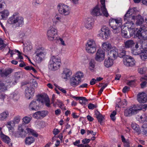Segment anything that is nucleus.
Returning <instances> with one entry per match:
<instances>
[{
  "instance_id": "f257e3e1",
  "label": "nucleus",
  "mask_w": 147,
  "mask_h": 147,
  "mask_svg": "<svg viewBox=\"0 0 147 147\" xmlns=\"http://www.w3.org/2000/svg\"><path fill=\"white\" fill-rule=\"evenodd\" d=\"M36 100H34L30 103L29 108L30 110L37 111L39 109V102L42 104H45L48 107L50 106V100L48 97H45L43 95H37Z\"/></svg>"
},
{
  "instance_id": "f03ea898",
  "label": "nucleus",
  "mask_w": 147,
  "mask_h": 147,
  "mask_svg": "<svg viewBox=\"0 0 147 147\" xmlns=\"http://www.w3.org/2000/svg\"><path fill=\"white\" fill-rule=\"evenodd\" d=\"M122 19L120 18H111L109 20L110 26L113 29V32L115 34H117L122 30L121 27Z\"/></svg>"
},
{
  "instance_id": "7ed1b4c3",
  "label": "nucleus",
  "mask_w": 147,
  "mask_h": 147,
  "mask_svg": "<svg viewBox=\"0 0 147 147\" xmlns=\"http://www.w3.org/2000/svg\"><path fill=\"white\" fill-rule=\"evenodd\" d=\"M124 45L125 49H131V53L133 54L137 55L139 53L137 49L139 47L138 43H135L133 40L131 39L124 40Z\"/></svg>"
},
{
  "instance_id": "20e7f679",
  "label": "nucleus",
  "mask_w": 147,
  "mask_h": 147,
  "mask_svg": "<svg viewBox=\"0 0 147 147\" xmlns=\"http://www.w3.org/2000/svg\"><path fill=\"white\" fill-rule=\"evenodd\" d=\"M7 22L9 24H13V28H16L21 27L24 24V18L21 17H18L13 14L9 18Z\"/></svg>"
},
{
  "instance_id": "39448f33",
  "label": "nucleus",
  "mask_w": 147,
  "mask_h": 147,
  "mask_svg": "<svg viewBox=\"0 0 147 147\" xmlns=\"http://www.w3.org/2000/svg\"><path fill=\"white\" fill-rule=\"evenodd\" d=\"M61 59L58 56H53L50 59L49 65V68L50 69L55 71L60 67L61 64Z\"/></svg>"
},
{
  "instance_id": "423d86ee",
  "label": "nucleus",
  "mask_w": 147,
  "mask_h": 147,
  "mask_svg": "<svg viewBox=\"0 0 147 147\" xmlns=\"http://www.w3.org/2000/svg\"><path fill=\"white\" fill-rule=\"evenodd\" d=\"M96 45L94 40L92 39L88 40L86 45V50L88 53H93L96 50Z\"/></svg>"
},
{
  "instance_id": "0eeeda50",
  "label": "nucleus",
  "mask_w": 147,
  "mask_h": 147,
  "mask_svg": "<svg viewBox=\"0 0 147 147\" xmlns=\"http://www.w3.org/2000/svg\"><path fill=\"white\" fill-rule=\"evenodd\" d=\"M25 125L23 124L19 125L18 128V131H16L14 135L17 138H25L26 136L28 133V128H26L25 129Z\"/></svg>"
},
{
  "instance_id": "6e6552de",
  "label": "nucleus",
  "mask_w": 147,
  "mask_h": 147,
  "mask_svg": "<svg viewBox=\"0 0 147 147\" xmlns=\"http://www.w3.org/2000/svg\"><path fill=\"white\" fill-rule=\"evenodd\" d=\"M135 12V11L134 10V9H129L124 15L123 17V20L125 21V24H129L130 25H131L130 28L132 29H133V26H134V24L132 21L130 20L129 19L130 18H132V16H134L132 14H134Z\"/></svg>"
},
{
  "instance_id": "1a4fd4ad",
  "label": "nucleus",
  "mask_w": 147,
  "mask_h": 147,
  "mask_svg": "<svg viewBox=\"0 0 147 147\" xmlns=\"http://www.w3.org/2000/svg\"><path fill=\"white\" fill-rule=\"evenodd\" d=\"M57 9L59 13L62 15H68L70 12L69 7L64 4H59L57 6Z\"/></svg>"
},
{
  "instance_id": "9d476101",
  "label": "nucleus",
  "mask_w": 147,
  "mask_h": 147,
  "mask_svg": "<svg viewBox=\"0 0 147 147\" xmlns=\"http://www.w3.org/2000/svg\"><path fill=\"white\" fill-rule=\"evenodd\" d=\"M57 31L53 27H50L47 32L48 39L50 41L58 39H57Z\"/></svg>"
},
{
  "instance_id": "9b49d317",
  "label": "nucleus",
  "mask_w": 147,
  "mask_h": 147,
  "mask_svg": "<svg viewBox=\"0 0 147 147\" xmlns=\"http://www.w3.org/2000/svg\"><path fill=\"white\" fill-rule=\"evenodd\" d=\"M123 63L125 65L128 67H132L135 64L136 61L134 58L130 56H126L123 58Z\"/></svg>"
},
{
  "instance_id": "f8f14e48",
  "label": "nucleus",
  "mask_w": 147,
  "mask_h": 147,
  "mask_svg": "<svg viewBox=\"0 0 147 147\" xmlns=\"http://www.w3.org/2000/svg\"><path fill=\"white\" fill-rule=\"evenodd\" d=\"M48 114V111H37L34 113L33 117L37 119H40L44 118Z\"/></svg>"
},
{
  "instance_id": "ddd939ff",
  "label": "nucleus",
  "mask_w": 147,
  "mask_h": 147,
  "mask_svg": "<svg viewBox=\"0 0 147 147\" xmlns=\"http://www.w3.org/2000/svg\"><path fill=\"white\" fill-rule=\"evenodd\" d=\"M110 32V30L107 27L104 26L101 29L99 34L100 36L103 39L106 40L108 38Z\"/></svg>"
},
{
  "instance_id": "4468645a",
  "label": "nucleus",
  "mask_w": 147,
  "mask_h": 147,
  "mask_svg": "<svg viewBox=\"0 0 147 147\" xmlns=\"http://www.w3.org/2000/svg\"><path fill=\"white\" fill-rule=\"evenodd\" d=\"M134 29V30L133 33L135 36L138 37L139 39H142L144 38L145 36L143 35L145 34V32L141 28H140L139 29L137 28Z\"/></svg>"
},
{
  "instance_id": "2eb2a0df",
  "label": "nucleus",
  "mask_w": 147,
  "mask_h": 147,
  "mask_svg": "<svg viewBox=\"0 0 147 147\" xmlns=\"http://www.w3.org/2000/svg\"><path fill=\"white\" fill-rule=\"evenodd\" d=\"M108 57L112 59H116L118 56L117 49L115 47H113L108 52Z\"/></svg>"
},
{
  "instance_id": "dca6fc26",
  "label": "nucleus",
  "mask_w": 147,
  "mask_h": 147,
  "mask_svg": "<svg viewBox=\"0 0 147 147\" xmlns=\"http://www.w3.org/2000/svg\"><path fill=\"white\" fill-rule=\"evenodd\" d=\"M105 54L104 51L102 49L98 50L95 57V60L99 62L103 60L105 58Z\"/></svg>"
},
{
  "instance_id": "f3484780",
  "label": "nucleus",
  "mask_w": 147,
  "mask_h": 147,
  "mask_svg": "<svg viewBox=\"0 0 147 147\" xmlns=\"http://www.w3.org/2000/svg\"><path fill=\"white\" fill-rule=\"evenodd\" d=\"M34 88L31 86H28L25 90V96L28 99H30L31 96H33L35 92Z\"/></svg>"
},
{
  "instance_id": "a211bd4d",
  "label": "nucleus",
  "mask_w": 147,
  "mask_h": 147,
  "mask_svg": "<svg viewBox=\"0 0 147 147\" xmlns=\"http://www.w3.org/2000/svg\"><path fill=\"white\" fill-rule=\"evenodd\" d=\"M138 108V105H131L128 111V115H126V116H129L136 114L139 111Z\"/></svg>"
},
{
  "instance_id": "6ab92c4d",
  "label": "nucleus",
  "mask_w": 147,
  "mask_h": 147,
  "mask_svg": "<svg viewBox=\"0 0 147 147\" xmlns=\"http://www.w3.org/2000/svg\"><path fill=\"white\" fill-rule=\"evenodd\" d=\"M94 22V19L93 18H88L84 21L85 27L89 29H91L93 28Z\"/></svg>"
},
{
  "instance_id": "aec40b11",
  "label": "nucleus",
  "mask_w": 147,
  "mask_h": 147,
  "mask_svg": "<svg viewBox=\"0 0 147 147\" xmlns=\"http://www.w3.org/2000/svg\"><path fill=\"white\" fill-rule=\"evenodd\" d=\"M43 49L44 48L42 47L36 49L35 51V54L39 58L40 61L42 60L45 55Z\"/></svg>"
},
{
  "instance_id": "412c9836",
  "label": "nucleus",
  "mask_w": 147,
  "mask_h": 147,
  "mask_svg": "<svg viewBox=\"0 0 147 147\" xmlns=\"http://www.w3.org/2000/svg\"><path fill=\"white\" fill-rule=\"evenodd\" d=\"M137 100L140 103H145L147 101V95L144 92L140 93L137 96Z\"/></svg>"
},
{
  "instance_id": "4be33fe9",
  "label": "nucleus",
  "mask_w": 147,
  "mask_h": 147,
  "mask_svg": "<svg viewBox=\"0 0 147 147\" xmlns=\"http://www.w3.org/2000/svg\"><path fill=\"white\" fill-rule=\"evenodd\" d=\"M132 19L136 20V24L137 25H141L144 22V18L140 15L137 16H132Z\"/></svg>"
},
{
  "instance_id": "5701e85b",
  "label": "nucleus",
  "mask_w": 147,
  "mask_h": 147,
  "mask_svg": "<svg viewBox=\"0 0 147 147\" xmlns=\"http://www.w3.org/2000/svg\"><path fill=\"white\" fill-rule=\"evenodd\" d=\"M13 71V69L10 68L5 69L3 71H2V70H0V76L2 78L6 77L10 75Z\"/></svg>"
},
{
  "instance_id": "b1692460",
  "label": "nucleus",
  "mask_w": 147,
  "mask_h": 147,
  "mask_svg": "<svg viewBox=\"0 0 147 147\" xmlns=\"http://www.w3.org/2000/svg\"><path fill=\"white\" fill-rule=\"evenodd\" d=\"M71 74V71L70 69L65 68L62 73V77L63 79H67L69 78Z\"/></svg>"
},
{
  "instance_id": "393cba45",
  "label": "nucleus",
  "mask_w": 147,
  "mask_h": 147,
  "mask_svg": "<svg viewBox=\"0 0 147 147\" xmlns=\"http://www.w3.org/2000/svg\"><path fill=\"white\" fill-rule=\"evenodd\" d=\"M81 82L73 76L70 79V84L73 87H76L80 84Z\"/></svg>"
},
{
  "instance_id": "a878e982",
  "label": "nucleus",
  "mask_w": 147,
  "mask_h": 147,
  "mask_svg": "<svg viewBox=\"0 0 147 147\" xmlns=\"http://www.w3.org/2000/svg\"><path fill=\"white\" fill-rule=\"evenodd\" d=\"M100 3L102 6L101 7V10L103 15L106 17H108L109 15L106 8L105 0H100Z\"/></svg>"
},
{
  "instance_id": "bb28decb",
  "label": "nucleus",
  "mask_w": 147,
  "mask_h": 147,
  "mask_svg": "<svg viewBox=\"0 0 147 147\" xmlns=\"http://www.w3.org/2000/svg\"><path fill=\"white\" fill-rule=\"evenodd\" d=\"M91 14L94 16H101L102 15V13L100 12V9L97 6H96L92 9L91 12Z\"/></svg>"
},
{
  "instance_id": "cd10ccee",
  "label": "nucleus",
  "mask_w": 147,
  "mask_h": 147,
  "mask_svg": "<svg viewBox=\"0 0 147 147\" xmlns=\"http://www.w3.org/2000/svg\"><path fill=\"white\" fill-rule=\"evenodd\" d=\"M35 141L34 137L29 136L26 138L24 140V143L26 145H30L34 143Z\"/></svg>"
},
{
  "instance_id": "c85d7f7f",
  "label": "nucleus",
  "mask_w": 147,
  "mask_h": 147,
  "mask_svg": "<svg viewBox=\"0 0 147 147\" xmlns=\"http://www.w3.org/2000/svg\"><path fill=\"white\" fill-rule=\"evenodd\" d=\"M9 116L8 111L6 110L0 113V121H4L6 120Z\"/></svg>"
},
{
  "instance_id": "c756f323",
  "label": "nucleus",
  "mask_w": 147,
  "mask_h": 147,
  "mask_svg": "<svg viewBox=\"0 0 147 147\" xmlns=\"http://www.w3.org/2000/svg\"><path fill=\"white\" fill-rule=\"evenodd\" d=\"M95 113L98 122H100L101 124L104 119V116L97 110L95 111Z\"/></svg>"
},
{
  "instance_id": "7c9ffc66",
  "label": "nucleus",
  "mask_w": 147,
  "mask_h": 147,
  "mask_svg": "<svg viewBox=\"0 0 147 147\" xmlns=\"http://www.w3.org/2000/svg\"><path fill=\"white\" fill-rule=\"evenodd\" d=\"M9 15V12L7 10H4L0 12V19L1 20H5Z\"/></svg>"
},
{
  "instance_id": "2f4dec72",
  "label": "nucleus",
  "mask_w": 147,
  "mask_h": 147,
  "mask_svg": "<svg viewBox=\"0 0 147 147\" xmlns=\"http://www.w3.org/2000/svg\"><path fill=\"white\" fill-rule=\"evenodd\" d=\"M113 59H112L108 57V59H105L104 64L105 66L107 67H109L111 66L113 64Z\"/></svg>"
},
{
  "instance_id": "473e14b6",
  "label": "nucleus",
  "mask_w": 147,
  "mask_h": 147,
  "mask_svg": "<svg viewBox=\"0 0 147 147\" xmlns=\"http://www.w3.org/2000/svg\"><path fill=\"white\" fill-rule=\"evenodd\" d=\"M138 51L139 53L138 55L140 54V56L141 59L144 60L147 59V50H143L141 51Z\"/></svg>"
},
{
  "instance_id": "72a5a7b5",
  "label": "nucleus",
  "mask_w": 147,
  "mask_h": 147,
  "mask_svg": "<svg viewBox=\"0 0 147 147\" xmlns=\"http://www.w3.org/2000/svg\"><path fill=\"white\" fill-rule=\"evenodd\" d=\"M0 136L2 140L5 142L9 145L11 144L10 141V139L7 136L3 134L2 132L0 134Z\"/></svg>"
},
{
  "instance_id": "f704fd0d",
  "label": "nucleus",
  "mask_w": 147,
  "mask_h": 147,
  "mask_svg": "<svg viewBox=\"0 0 147 147\" xmlns=\"http://www.w3.org/2000/svg\"><path fill=\"white\" fill-rule=\"evenodd\" d=\"M102 48L105 50L109 51L113 47L111 44L108 42H105L102 45Z\"/></svg>"
},
{
  "instance_id": "c9c22d12",
  "label": "nucleus",
  "mask_w": 147,
  "mask_h": 147,
  "mask_svg": "<svg viewBox=\"0 0 147 147\" xmlns=\"http://www.w3.org/2000/svg\"><path fill=\"white\" fill-rule=\"evenodd\" d=\"M3 81L0 80V92H4L7 90V85Z\"/></svg>"
},
{
  "instance_id": "e433bc0d",
  "label": "nucleus",
  "mask_w": 147,
  "mask_h": 147,
  "mask_svg": "<svg viewBox=\"0 0 147 147\" xmlns=\"http://www.w3.org/2000/svg\"><path fill=\"white\" fill-rule=\"evenodd\" d=\"M132 128L136 131L138 135L140 134L141 130L139 126L135 123H132L131 124Z\"/></svg>"
},
{
  "instance_id": "4c0bfd02",
  "label": "nucleus",
  "mask_w": 147,
  "mask_h": 147,
  "mask_svg": "<svg viewBox=\"0 0 147 147\" xmlns=\"http://www.w3.org/2000/svg\"><path fill=\"white\" fill-rule=\"evenodd\" d=\"M127 101L125 99H123L117 104L116 108L117 107H118L124 108L127 106Z\"/></svg>"
},
{
  "instance_id": "58836bf2",
  "label": "nucleus",
  "mask_w": 147,
  "mask_h": 147,
  "mask_svg": "<svg viewBox=\"0 0 147 147\" xmlns=\"http://www.w3.org/2000/svg\"><path fill=\"white\" fill-rule=\"evenodd\" d=\"M74 76L77 80L79 79L80 82H81V78H83L84 75L83 73L80 71L76 73Z\"/></svg>"
},
{
  "instance_id": "ea45409f",
  "label": "nucleus",
  "mask_w": 147,
  "mask_h": 147,
  "mask_svg": "<svg viewBox=\"0 0 147 147\" xmlns=\"http://www.w3.org/2000/svg\"><path fill=\"white\" fill-rule=\"evenodd\" d=\"M27 129L28 130V134H31L34 137H38V134L34 130L29 128H28Z\"/></svg>"
},
{
  "instance_id": "a19ab883",
  "label": "nucleus",
  "mask_w": 147,
  "mask_h": 147,
  "mask_svg": "<svg viewBox=\"0 0 147 147\" xmlns=\"http://www.w3.org/2000/svg\"><path fill=\"white\" fill-rule=\"evenodd\" d=\"M32 49V46L30 44H29L28 45H27L26 47L25 46L24 48V52L25 53H27L30 51Z\"/></svg>"
},
{
  "instance_id": "79ce46f5",
  "label": "nucleus",
  "mask_w": 147,
  "mask_h": 147,
  "mask_svg": "<svg viewBox=\"0 0 147 147\" xmlns=\"http://www.w3.org/2000/svg\"><path fill=\"white\" fill-rule=\"evenodd\" d=\"M80 99V103L84 106L86 105L88 101L85 97H81Z\"/></svg>"
},
{
  "instance_id": "37998d69",
  "label": "nucleus",
  "mask_w": 147,
  "mask_h": 147,
  "mask_svg": "<svg viewBox=\"0 0 147 147\" xmlns=\"http://www.w3.org/2000/svg\"><path fill=\"white\" fill-rule=\"evenodd\" d=\"M138 107L139 109V110H143V111H145L147 108V104H140L138 105Z\"/></svg>"
},
{
  "instance_id": "c03bdc74",
  "label": "nucleus",
  "mask_w": 147,
  "mask_h": 147,
  "mask_svg": "<svg viewBox=\"0 0 147 147\" xmlns=\"http://www.w3.org/2000/svg\"><path fill=\"white\" fill-rule=\"evenodd\" d=\"M89 68L91 71H93L94 68L95 67L94 61H90L89 63Z\"/></svg>"
},
{
  "instance_id": "a18cd8bd",
  "label": "nucleus",
  "mask_w": 147,
  "mask_h": 147,
  "mask_svg": "<svg viewBox=\"0 0 147 147\" xmlns=\"http://www.w3.org/2000/svg\"><path fill=\"white\" fill-rule=\"evenodd\" d=\"M142 127L143 128L142 132L143 134L147 135V124H144L142 126Z\"/></svg>"
},
{
  "instance_id": "49530a36",
  "label": "nucleus",
  "mask_w": 147,
  "mask_h": 147,
  "mask_svg": "<svg viewBox=\"0 0 147 147\" xmlns=\"http://www.w3.org/2000/svg\"><path fill=\"white\" fill-rule=\"evenodd\" d=\"M136 82L135 80H132L130 81H128L127 84L130 86L131 87H133L135 86Z\"/></svg>"
},
{
  "instance_id": "de8ad7c7",
  "label": "nucleus",
  "mask_w": 147,
  "mask_h": 147,
  "mask_svg": "<svg viewBox=\"0 0 147 147\" xmlns=\"http://www.w3.org/2000/svg\"><path fill=\"white\" fill-rule=\"evenodd\" d=\"M97 107V105L91 103H90L88 104V107L90 109H93L94 108H96Z\"/></svg>"
},
{
  "instance_id": "09e8293b",
  "label": "nucleus",
  "mask_w": 147,
  "mask_h": 147,
  "mask_svg": "<svg viewBox=\"0 0 147 147\" xmlns=\"http://www.w3.org/2000/svg\"><path fill=\"white\" fill-rule=\"evenodd\" d=\"M31 119V118L28 117L26 116L23 119V121L26 124L28 123H29Z\"/></svg>"
},
{
  "instance_id": "8fccbe9b",
  "label": "nucleus",
  "mask_w": 147,
  "mask_h": 147,
  "mask_svg": "<svg viewBox=\"0 0 147 147\" xmlns=\"http://www.w3.org/2000/svg\"><path fill=\"white\" fill-rule=\"evenodd\" d=\"M121 34L122 36L125 38H128L129 37V35H127V32L125 30H121Z\"/></svg>"
},
{
  "instance_id": "3c124183",
  "label": "nucleus",
  "mask_w": 147,
  "mask_h": 147,
  "mask_svg": "<svg viewBox=\"0 0 147 147\" xmlns=\"http://www.w3.org/2000/svg\"><path fill=\"white\" fill-rule=\"evenodd\" d=\"M126 54V51L125 50H123L119 54L118 53V56L121 58L123 57H125L126 56H127L126 55H125Z\"/></svg>"
},
{
  "instance_id": "603ef678",
  "label": "nucleus",
  "mask_w": 147,
  "mask_h": 147,
  "mask_svg": "<svg viewBox=\"0 0 147 147\" xmlns=\"http://www.w3.org/2000/svg\"><path fill=\"white\" fill-rule=\"evenodd\" d=\"M138 71L141 74H144L146 71V69L144 67H142L138 69Z\"/></svg>"
},
{
  "instance_id": "864d4df0",
  "label": "nucleus",
  "mask_w": 147,
  "mask_h": 147,
  "mask_svg": "<svg viewBox=\"0 0 147 147\" xmlns=\"http://www.w3.org/2000/svg\"><path fill=\"white\" fill-rule=\"evenodd\" d=\"M140 122L142 123H144L147 121V117L144 115L143 117L141 116L140 117Z\"/></svg>"
},
{
  "instance_id": "5fc2aeb1",
  "label": "nucleus",
  "mask_w": 147,
  "mask_h": 147,
  "mask_svg": "<svg viewBox=\"0 0 147 147\" xmlns=\"http://www.w3.org/2000/svg\"><path fill=\"white\" fill-rule=\"evenodd\" d=\"M30 86L33 87H36L38 86L36 80L33 79L32 82L30 83Z\"/></svg>"
},
{
  "instance_id": "6e6d98bb",
  "label": "nucleus",
  "mask_w": 147,
  "mask_h": 147,
  "mask_svg": "<svg viewBox=\"0 0 147 147\" xmlns=\"http://www.w3.org/2000/svg\"><path fill=\"white\" fill-rule=\"evenodd\" d=\"M20 117L19 116H18L14 118V119L13 120V122L14 123H18L20 121Z\"/></svg>"
},
{
  "instance_id": "4d7b16f0",
  "label": "nucleus",
  "mask_w": 147,
  "mask_h": 147,
  "mask_svg": "<svg viewBox=\"0 0 147 147\" xmlns=\"http://www.w3.org/2000/svg\"><path fill=\"white\" fill-rule=\"evenodd\" d=\"M116 114V112L115 111H113L110 115V117L112 120L114 121L115 120V116Z\"/></svg>"
},
{
  "instance_id": "13d9d810",
  "label": "nucleus",
  "mask_w": 147,
  "mask_h": 147,
  "mask_svg": "<svg viewBox=\"0 0 147 147\" xmlns=\"http://www.w3.org/2000/svg\"><path fill=\"white\" fill-rule=\"evenodd\" d=\"M142 47L143 50L147 49V40L144 41L142 42Z\"/></svg>"
},
{
  "instance_id": "bf43d9fd",
  "label": "nucleus",
  "mask_w": 147,
  "mask_h": 147,
  "mask_svg": "<svg viewBox=\"0 0 147 147\" xmlns=\"http://www.w3.org/2000/svg\"><path fill=\"white\" fill-rule=\"evenodd\" d=\"M14 80H18L20 78V73L19 72H17L15 73L14 75Z\"/></svg>"
},
{
  "instance_id": "052dcab7",
  "label": "nucleus",
  "mask_w": 147,
  "mask_h": 147,
  "mask_svg": "<svg viewBox=\"0 0 147 147\" xmlns=\"http://www.w3.org/2000/svg\"><path fill=\"white\" fill-rule=\"evenodd\" d=\"M15 51H16V52L18 53V57L16 59L18 60V59H23V57L21 55V53L18 50H16Z\"/></svg>"
},
{
  "instance_id": "680f3d73",
  "label": "nucleus",
  "mask_w": 147,
  "mask_h": 147,
  "mask_svg": "<svg viewBox=\"0 0 147 147\" xmlns=\"http://www.w3.org/2000/svg\"><path fill=\"white\" fill-rule=\"evenodd\" d=\"M90 140L89 139L85 138L82 140V142L84 144H87L89 142Z\"/></svg>"
},
{
  "instance_id": "e2e57ef3",
  "label": "nucleus",
  "mask_w": 147,
  "mask_h": 147,
  "mask_svg": "<svg viewBox=\"0 0 147 147\" xmlns=\"http://www.w3.org/2000/svg\"><path fill=\"white\" fill-rule=\"evenodd\" d=\"M130 89V88L127 86H125L122 90L123 92L124 93H125L126 92L129 90Z\"/></svg>"
},
{
  "instance_id": "0e129e2a",
  "label": "nucleus",
  "mask_w": 147,
  "mask_h": 147,
  "mask_svg": "<svg viewBox=\"0 0 147 147\" xmlns=\"http://www.w3.org/2000/svg\"><path fill=\"white\" fill-rule=\"evenodd\" d=\"M11 121H9L7 123V127L8 128L9 130L11 129L12 128V125H11Z\"/></svg>"
},
{
  "instance_id": "69168bd1",
  "label": "nucleus",
  "mask_w": 147,
  "mask_h": 147,
  "mask_svg": "<svg viewBox=\"0 0 147 147\" xmlns=\"http://www.w3.org/2000/svg\"><path fill=\"white\" fill-rule=\"evenodd\" d=\"M124 146L125 147H129V141L127 140L126 141L123 143Z\"/></svg>"
},
{
  "instance_id": "338daca9",
  "label": "nucleus",
  "mask_w": 147,
  "mask_h": 147,
  "mask_svg": "<svg viewBox=\"0 0 147 147\" xmlns=\"http://www.w3.org/2000/svg\"><path fill=\"white\" fill-rule=\"evenodd\" d=\"M96 80L94 78L92 79L90 82V84L91 85H92L96 83Z\"/></svg>"
},
{
  "instance_id": "774afa93",
  "label": "nucleus",
  "mask_w": 147,
  "mask_h": 147,
  "mask_svg": "<svg viewBox=\"0 0 147 147\" xmlns=\"http://www.w3.org/2000/svg\"><path fill=\"white\" fill-rule=\"evenodd\" d=\"M146 81H144L141 83L140 85L142 88H144L146 86Z\"/></svg>"
}]
</instances>
